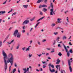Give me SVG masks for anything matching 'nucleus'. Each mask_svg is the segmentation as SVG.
I'll return each mask as SVG.
<instances>
[{"instance_id":"f257e3e1","label":"nucleus","mask_w":73,"mask_h":73,"mask_svg":"<svg viewBox=\"0 0 73 73\" xmlns=\"http://www.w3.org/2000/svg\"><path fill=\"white\" fill-rule=\"evenodd\" d=\"M8 60L7 61V63L10 62L11 65L12 66L13 64V61H14V56L12 53H9L8 55Z\"/></svg>"},{"instance_id":"f03ea898","label":"nucleus","mask_w":73,"mask_h":73,"mask_svg":"<svg viewBox=\"0 0 73 73\" xmlns=\"http://www.w3.org/2000/svg\"><path fill=\"white\" fill-rule=\"evenodd\" d=\"M2 54L3 56V59L5 62V72H6L7 70V62L6 60V58H8V56L4 50L2 51Z\"/></svg>"},{"instance_id":"7ed1b4c3","label":"nucleus","mask_w":73,"mask_h":73,"mask_svg":"<svg viewBox=\"0 0 73 73\" xmlns=\"http://www.w3.org/2000/svg\"><path fill=\"white\" fill-rule=\"evenodd\" d=\"M18 30H15L14 32L13 35L15 37H16L17 38H20L21 37V33H18Z\"/></svg>"},{"instance_id":"20e7f679","label":"nucleus","mask_w":73,"mask_h":73,"mask_svg":"<svg viewBox=\"0 0 73 73\" xmlns=\"http://www.w3.org/2000/svg\"><path fill=\"white\" fill-rule=\"evenodd\" d=\"M63 45L64 46V48L66 50V52L67 53V56H68V57H69V56H70V53H69V52H68V49L66 48V46L64 45V44H63Z\"/></svg>"},{"instance_id":"39448f33","label":"nucleus","mask_w":73,"mask_h":73,"mask_svg":"<svg viewBox=\"0 0 73 73\" xmlns=\"http://www.w3.org/2000/svg\"><path fill=\"white\" fill-rule=\"evenodd\" d=\"M72 61H70V60H68V66H69V69L70 72H72V67L70 66V62H72Z\"/></svg>"},{"instance_id":"423d86ee","label":"nucleus","mask_w":73,"mask_h":73,"mask_svg":"<svg viewBox=\"0 0 73 73\" xmlns=\"http://www.w3.org/2000/svg\"><path fill=\"white\" fill-rule=\"evenodd\" d=\"M27 69V70H26ZM29 68L28 67L27 68H24L23 69V70H24V73H26V72H29Z\"/></svg>"},{"instance_id":"0eeeda50","label":"nucleus","mask_w":73,"mask_h":73,"mask_svg":"<svg viewBox=\"0 0 73 73\" xmlns=\"http://www.w3.org/2000/svg\"><path fill=\"white\" fill-rule=\"evenodd\" d=\"M29 21L28 20H25L23 23L22 25H25L29 23Z\"/></svg>"},{"instance_id":"6e6552de","label":"nucleus","mask_w":73,"mask_h":73,"mask_svg":"<svg viewBox=\"0 0 73 73\" xmlns=\"http://www.w3.org/2000/svg\"><path fill=\"white\" fill-rule=\"evenodd\" d=\"M50 15H53V14H55L54 11H53V9H50Z\"/></svg>"},{"instance_id":"1a4fd4ad","label":"nucleus","mask_w":73,"mask_h":73,"mask_svg":"<svg viewBox=\"0 0 73 73\" xmlns=\"http://www.w3.org/2000/svg\"><path fill=\"white\" fill-rule=\"evenodd\" d=\"M48 6H47V5H40V6H39V8H42V7H47Z\"/></svg>"},{"instance_id":"9d476101","label":"nucleus","mask_w":73,"mask_h":73,"mask_svg":"<svg viewBox=\"0 0 73 73\" xmlns=\"http://www.w3.org/2000/svg\"><path fill=\"white\" fill-rule=\"evenodd\" d=\"M50 66H49V69L51 73H53L55 72V70L54 69H52V70L51 69V68H50Z\"/></svg>"},{"instance_id":"9b49d317","label":"nucleus","mask_w":73,"mask_h":73,"mask_svg":"<svg viewBox=\"0 0 73 73\" xmlns=\"http://www.w3.org/2000/svg\"><path fill=\"white\" fill-rule=\"evenodd\" d=\"M5 13V11H0V15H4V13Z\"/></svg>"},{"instance_id":"f8f14e48","label":"nucleus","mask_w":73,"mask_h":73,"mask_svg":"<svg viewBox=\"0 0 73 73\" xmlns=\"http://www.w3.org/2000/svg\"><path fill=\"white\" fill-rule=\"evenodd\" d=\"M57 62L56 63V64H59V63L61 62V60H60L59 58H58L57 60Z\"/></svg>"},{"instance_id":"ddd939ff","label":"nucleus","mask_w":73,"mask_h":73,"mask_svg":"<svg viewBox=\"0 0 73 73\" xmlns=\"http://www.w3.org/2000/svg\"><path fill=\"white\" fill-rule=\"evenodd\" d=\"M61 20H62L61 19H60V18L58 19H57L58 23H61L62 22V21H61Z\"/></svg>"},{"instance_id":"4468645a","label":"nucleus","mask_w":73,"mask_h":73,"mask_svg":"<svg viewBox=\"0 0 73 73\" xmlns=\"http://www.w3.org/2000/svg\"><path fill=\"white\" fill-rule=\"evenodd\" d=\"M14 41V40H12L10 42H7V45H9L10 44H11Z\"/></svg>"},{"instance_id":"2eb2a0df","label":"nucleus","mask_w":73,"mask_h":73,"mask_svg":"<svg viewBox=\"0 0 73 73\" xmlns=\"http://www.w3.org/2000/svg\"><path fill=\"white\" fill-rule=\"evenodd\" d=\"M56 68L57 69H58V68H59V71L60 70V65H57L56 66Z\"/></svg>"},{"instance_id":"dca6fc26","label":"nucleus","mask_w":73,"mask_h":73,"mask_svg":"<svg viewBox=\"0 0 73 73\" xmlns=\"http://www.w3.org/2000/svg\"><path fill=\"white\" fill-rule=\"evenodd\" d=\"M45 18V17H41L37 21V22H38V21H40V20H42L43 19Z\"/></svg>"},{"instance_id":"f3484780","label":"nucleus","mask_w":73,"mask_h":73,"mask_svg":"<svg viewBox=\"0 0 73 73\" xmlns=\"http://www.w3.org/2000/svg\"><path fill=\"white\" fill-rule=\"evenodd\" d=\"M44 1V0H38V1H37L36 2V3H40V2H42Z\"/></svg>"},{"instance_id":"a211bd4d","label":"nucleus","mask_w":73,"mask_h":73,"mask_svg":"<svg viewBox=\"0 0 73 73\" xmlns=\"http://www.w3.org/2000/svg\"><path fill=\"white\" fill-rule=\"evenodd\" d=\"M23 7L24 8L27 9L28 8V5H23Z\"/></svg>"},{"instance_id":"6ab92c4d","label":"nucleus","mask_w":73,"mask_h":73,"mask_svg":"<svg viewBox=\"0 0 73 73\" xmlns=\"http://www.w3.org/2000/svg\"><path fill=\"white\" fill-rule=\"evenodd\" d=\"M48 66H50L53 69L54 68V65H52L51 63H50L48 65Z\"/></svg>"},{"instance_id":"aec40b11","label":"nucleus","mask_w":73,"mask_h":73,"mask_svg":"<svg viewBox=\"0 0 73 73\" xmlns=\"http://www.w3.org/2000/svg\"><path fill=\"white\" fill-rule=\"evenodd\" d=\"M67 38V37H66V36H64L62 38L63 40H65V39L66 40Z\"/></svg>"},{"instance_id":"412c9836","label":"nucleus","mask_w":73,"mask_h":73,"mask_svg":"<svg viewBox=\"0 0 73 73\" xmlns=\"http://www.w3.org/2000/svg\"><path fill=\"white\" fill-rule=\"evenodd\" d=\"M16 71V69L15 68L12 71L11 73H14Z\"/></svg>"},{"instance_id":"4be33fe9","label":"nucleus","mask_w":73,"mask_h":73,"mask_svg":"<svg viewBox=\"0 0 73 73\" xmlns=\"http://www.w3.org/2000/svg\"><path fill=\"white\" fill-rule=\"evenodd\" d=\"M40 23V22H39L35 26V28H36L37 26H38V25Z\"/></svg>"},{"instance_id":"5701e85b","label":"nucleus","mask_w":73,"mask_h":73,"mask_svg":"<svg viewBox=\"0 0 73 73\" xmlns=\"http://www.w3.org/2000/svg\"><path fill=\"white\" fill-rule=\"evenodd\" d=\"M50 6L52 8H53V3H51L50 4Z\"/></svg>"},{"instance_id":"b1692460","label":"nucleus","mask_w":73,"mask_h":73,"mask_svg":"<svg viewBox=\"0 0 73 73\" xmlns=\"http://www.w3.org/2000/svg\"><path fill=\"white\" fill-rule=\"evenodd\" d=\"M56 25V24L54 23H53L51 25V26L52 27H54Z\"/></svg>"},{"instance_id":"393cba45","label":"nucleus","mask_w":73,"mask_h":73,"mask_svg":"<svg viewBox=\"0 0 73 73\" xmlns=\"http://www.w3.org/2000/svg\"><path fill=\"white\" fill-rule=\"evenodd\" d=\"M58 55L60 57H61L62 56V54H61V53L60 52H59V53L58 54Z\"/></svg>"},{"instance_id":"a878e982","label":"nucleus","mask_w":73,"mask_h":73,"mask_svg":"<svg viewBox=\"0 0 73 73\" xmlns=\"http://www.w3.org/2000/svg\"><path fill=\"white\" fill-rule=\"evenodd\" d=\"M42 11H44V12H45V11H47V9H42Z\"/></svg>"},{"instance_id":"bb28decb","label":"nucleus","mask_w":73,"mask_h":73,"mask_svg":"<svg viewBox=\"0 0 73 73\" xmlns=\"http://www.w3.org/2000/svg\"><path fill=\"white\" fill-rule=\"evenodd\" d=\"M32 54H29L28 55V56H29V58H31V57H32Z\"/></svg>"},{"instance_id":"cd10ccee","label":"nucleus","mask_w":73,"mask_h":73,"mask_svg":"<svg viewBox=\"0 0 73 73\" xmlns=\"http://www.w3.org/2000/svg\"><path fill=\"white\" fill-rule=\"evenodd\" d=\"M64 72L65 73V70H62L61 71V73H63Z\"/></svg>"},{"instance_id":"c85d7f7f","label":"nucleus","mask_w":73,"mask_h":73,"mask_svg":"<svg viewBox=\"0 0 73 73\" xmlns=\"http://www.w3.org/2000/svg\"><path fill=\"white\" fill-rule=\"evenodd\" d=\"M7 1H8L7 0L5 1V2L3 3V4H5Z\"/></svg>"},{"instance_id":"c756f323","label":"nucleus","mask_w":73,"mask_h":73,"mask_svg":"<svg viewBox=\"0 0 73 73\" xmlns=\"http://www.w3.org/2000/svg\"><path fill=\"white\" fill-rule=\"evenodd\" d=\"M2 46V41H0V47H1V46Z\"/></svg>"},{"instance_id":"7c9ffc66","label":"nucleus","mask_w":73,"mask_h":73,"mask_svg":"<svg viewBox=\"0 0 73 73\" xmlns=\"http://www.w3.org/2000/svg\"><path fill=\"white\" fill-rule=\"evenodd\" d=\"M7 39H8V38L7 37L6 38H5V40H4V41L3 42V43H4V42H5V41H6V40H7Z\"/></svg>"},{"instance_id":"2f4dec72","label":"nucleus","mask_w":73,"mask_h":73,"mask_svg":"<svg viewBox=\"0 0 73 73\" xmlns=\"http://www.w3.org/2000/svg\"><path fill=\"white\" fill-rule=\"evenodd\" d=\"M35 18H36V17H34L33 19H30L31 21H33L34 20V19H35Z\"/></svg>"},{"instance_id":"473e14b6","label":"nucleus","mask_w":73,"mask_h":73,"mask_svg":"<svg viewBox=\"0 0 73 73\" xmlns=\"http://www.w3.org/2000/svg\"><path fill=\"white\" fill-rule=\"evenodd\" d=\"M66 20L67 21L68 23H69V18L68 17H66Z\"/></svg>"},{"instance_id":"72a5a7b5","label":"nucleus","mask_w":73,"mask_h":73,"mask_svg":"<svg viewBox=\"0 0 73 73\" xmlns=\"http://www.w3.org/2000/svg\"><path fill=\"white\" fill-rule=\"evenodd\" d=\"M69 52H70V53H73V50L72 49H70L69 50Z\"/></svg>"},{"instance_id":"f704fd0d","label":"nucleus","mask_w":73,"mask_h":73,"mask_svg":"<svg viewBox=\"0 0 73 73\" xmlns=\"http://www.w3.org/2000/svg\"><path fill=\"white\" fill-rule=\"evenodd\" d=\"M58 32H56V33H54V35H57V34H58Z\"/></svg>"},{"instance_id":"c9c22d12","label":"nucleus","mask_w":73,"mask_h":73,"mask_svg":"<svg viewBox=\"0 0 73 73\" xmlns=\"http://www.w3.org/2000/svg\"><path fill=\"white\" fill-rule=\"evenodd\" d=\"M37 55L39 57H40L41 56H42V54H37Z\"/></svg>"},{"instance_id":"e433bc0d","label":"nucleus","mask_w":73,"mask_h":73,"mask_svg":"<svg viewBox=\"0 0 73 73\" xmlns=\"http://www.w3.org/2000/svg\"><path fill=\"white\" fill-rule=\"evenodd\" d=\"M46 66H45L44 65H43V69H44V68H45Z\"/></svg>"},{"instance_id":"4c0bfd02","label":"nucleus","mask_w":73,"mask_h":73,"mask_svg":"<svg viewBox=\"0 0 73 73\" xmlns=\"http://www.w3.org/2000/svg\"><path fill=\"white\" fill-rule=\"evenodd\" d=\"M29 47H28L26 49V51H29Z\"/></svg>"},{"instance_id":"58836bf2","label":"nucleus","mask_w":73,"mask_h":73,"mask_svg":"<svg viewBox=\"0 0 73 73\" xmlns=\"http://www.w3.org/2000/svg\"><path fill=\"white\" fill-rule=\"evenodd\" d=\"M46 41V39H44V40H42V42H44Z\"/></svg>"},{"instance_id":"ea45409f","label":"nucleus","mask_w":73,"mask_h":73,"mask_svg":"<svg viewBox=\"0 0 73 73\" xmlns=\"http://www.w3.org/2000/svg\"><path fill=\"white\" fill-rule=\"evenodd\" d=\"M19 47H20V46L18 45L17 46L16 49H18L19 48Z\"/></svg>"},{"instance_id":"a19ab883","label":"nucleus","mask_w":73,"mask_h":73,"mask_svg":"<svg viewBox=\"0 0 73 73\" xmlns=\"http://www.w3.org/2000/svg\"><path fill=\"white\" fill-rule=\"evenodd\" d=\"M46 49L48 50H50L51 49L50 48H46Z\"/></svg>"},{"instance_id":"79ce46f5","label":"nucleus","mask_w":73,"mask_h":73,"mask_svg":"<svg viewBox=\"0 0 73 73\" xmlns=\"http://www.w3.org/2000/svg\"><path fill=\"white\" fill-rule=\"evenodd\" d=\"M11 66H10L9 67V72H10L11 71Z\"/></svg>"},{"instance_id":"37998d69","label":"nucleus","mask_w":73,"mask_h":73,"mask_svg":"<svg viewBox=\"0 0 73 73\" xmlns=\"http://www.w3.org/2000/svg\"><path fill=\"white\" fill-rule=\"evenodd\" d=\"M37 43L38 45H41V43H40V42L39 41H38Z\"/></svg>"},{"instance_id":"c03bdc74","label":"nucleus","mask_w":73,"mask_h":73,"mask_svg":"<svg viewBox=\"0 0 73 73\" xmlns=\"http://www.w3.org/2000/svg\"><path fill=\"white\" fill-rule=\"evenodd\" d=\"M32 42H33V41H32V40H30L29 41L30 44H32Z\"/></svg>"},{"instance_id":"a18cd8bd","label":"nucleus","mask_w":73,"mask_h":73,"mask_svg":"<svg viewBox=\"0 0 73 73\" xmlns=\"http://www.w3.org/2000/svg\"><path fill=\"white\" fill-rule=\"evenodd\" d=\"M40 15H43V13H42V12L40 11Z\"/></svg>"},{"instance_id":"49530a36","label":"nucleus","mask_w":73,"mask_h":73,"mask_svg":"<svg viewBox=\"0 0 73 73\" xmlns=\"http://www.w3.org/2000/svg\"><path fill=\"white\" fill-rule=\"evenodd\" d=\"M12 11V9H11V11H9V12H8V13H10V12H11Z\"/></svg>"},{"instance_id":"de8ad7c7","label":"nucleus","mask_w":73,"mask_h":73,"mask_svg":"<svg viewBox=\"0 0 73 73\" xmlns=\"http://www.w3.org/2000/svg\"><path fill=\"white\" fill-rule=\"evenodd\" d=\"M25 49H26V48L25 47H24L22 48L23 50H25Z\"/></svg>"},{"instance_id":"09e8293b","label":"nucleus","mask_w":73,"mask_h":73,"mask_svg":"<svg viewBox=\"0 0 73 73\" xmlns=\"http://www.w3.org/2000/svg\"><path fill=\"white\" fill-rule=\"evenodd\" d=\"M17 13V12H15L14 13H13V15H16Z\"/></svg>"},{"instance_id":"8fccbe9b","label":"nucleus","mask_w":73,"mask_h":73,"mask_svg":"<svg viewBox=\"0 0 73 73\" xmlns=\"http://www.w3.org/2000/svg\"><path fill=\"white\" fill-rule=\"evenodd\" d=\"M69 44L70 45H72V44L71 43V42H70L69 43Z\"/></svg>"},{"instance_id":"3c124183","label":"nucleus","mask_w":73,"mask_h":73,"mask_svg":"<svg viewBox=\"0 0 73 73\" xmlns=\"http://www.w3.org/2000/svg\"><path fill=\"white\" fill-rule=\"evenodd\" d=\"M12 29V27H10L9 29V31H11Z\"/></svg>"},{"instance_id":"603ef678","label":"nucleus","mask_w":73,"mask_h":73,"mask_svg":"<svg viewBox=\"0 0 73 73\" xmlns=\"http://www.w3.org/2000/svg\"><path fill=\"white\" fill-rule=\"evenodd\" d=\"M42 54H45V53L44 52H42Z\"/></svg>"},{"instance_id":"864d4df0","label":"nucleus","mask_w":73,"mask_h":73,"mask_svg":"<svg viewBox=\"0 0 73 73\" xmlns=\"http://www.w3.org/2000/svg\"><path fill=\"white\" fill-rule=\"evenodd\" d=\"M58 47H61V46L60 45V44H59L58 45Z\"/></svg>"},{"instance_id":"5fc2aeb1","label":"nucleus","mask_w":73,"mask_h":73,"mask_svg":"<svg viewBox=\"0 0 73 73\" xmlns=\"http://www.w3.org/2000/svg\"><path fill=\"white\" fill-rule=\"evenodd\" d=\"M18 72L19 73H20V70L19 69H18Z\"/></svg>"},{"instance_id":"6e6d98bb","label":"nucleus","mask_w":73,"mask_h":73,"mask_svg":"<svg viewBox=\"0 0 73 73\" xmlns=\"http://www.w3.org/2000/svg\"><path fill=\"white\" fill-rule=\"evenodd\" d=\"M60 37H58V38H57V40L58 41H59V39H60Z\"/></svg>"},{"instance_id":"4d7b16f0","label":"nucleus","mask_w":73,"mask_h":73,"mask_svg":"<svg viewBox=\"0 0 73 73\" xmlns=\"http://www.w3.org/2000/svg\"><path fill=\"white\" fill-rule=\"evenodd\" d=\"M25 26H23V29H25Z\"/></svg>"},{"instance_id":"13d9d810","label":"nucleus","mask_w":73,"mask_h":73,"mask_svg":"<svg viewBox=\"0 0 73 73\" xmlns=\"http://www.w3.org/2000/svg\"><path fill=\"white\" fill-rule=\"evenodd\" d=\"M69 12V11L68 10H67L66 11V12H65V13L66 14L67 13V12Z\"/></svg>"},{"instance_id":"bf43d9fd","label":"nucleus","mask_w":73,"mask_h":73,"mask_svg":"<svg viewBox=\"0 0 73 73\" xmlns=\"http://www.w3.org/2000/svg\"><path fill=\"white\" fill-rule=\"evenodd\" d=\"M53 52H54V50H52L51 51V53H53Z\"/></svg>"},{"instance_id":"052dcab7","label":"nucleus","mask_w":73,"mask_h":73,"mask_svg":"<svg viewBox=\"0 0 73 73\" xmlns=\"http://www.w3.org/2000/svg\"><path fill=\"white\" fill-rule=\"evenodd\" d=\"M25 30H22V33H25Z\"/></svg>"},{"instance_id":"680f3d73","label":"nucleus","mask_w":73,"mask_h":73,"mask_svg":"<svg viewBox=\"0 0 73 73\" xmlns=\"http://www.w3.org/2000/svg\"><path fill=\"white\" fill-rule=\"evenodd\" d=\"M33 28H31L30 30V32H31L32 31V30H33Z\"/></svg>"},{"instance_id":"e2e57ef3","label":"nucleus","mask_w":73,"mask_h":73,"mask_svg":"<svg viewBox=\"0 0 73 73\" xmlns=\"http://www.w3.org/2000/svg\"><path fill=\"white\" fill-rule=\"evenodd\" d=\"M15 67H17V64L16 63L15 64Z\"/></svg>"},{"instance_id":"0e129e2a","label":"nucleus","mask_w":73,"mask_h":73,"mask_svg":"<svg viewBox=\"0 0 73 73\" xmlns=\"http://www.w3.org/2000/svg\"><path fill=\"white\" fill-rule=\"evenodd\" d=\"M36 71H37V72H40V70H38V69H36Z\"/></svg>"},{"instance_id":"69168bd1","label":"nucleus","mask_w":73,"mask_h":73,"mask_svg":"<svg viewBox=\"0 0 73 73\" xmlns=\"http://www.w3.org/2000/svg\"><path fill=\"white\" fill-rule=\"evenodd\" d=\"M46 56H48L49 55V53H46Z\"/></svg>"},{"instance_id":"338daca9","label":"nucleus","mask_w":73,"mask_h":73,"mask_svg":"<svg viewBox=\"0 0 73 73\" xmlns=\"http://www.w3.org/2000/svg\"><path fill=\"white\" fill-rule=\"evenodd\" d=\"M62 64L63 65H64V61H62Z\"/></svg>"},{"instance_id":"774afa93","label":"nucleus","mask_w":73,"mask_h":73,"mask_svg":"<svg viewBox=\"0 0 73 73\" xmlns=\"http://www.w3.org/2000/svg\"><path fill=\"white\" fill-rule=\"evenodd\" d=\"M45 3H46L47 2V0H44Z\"/></svg>"}]
</instances>
